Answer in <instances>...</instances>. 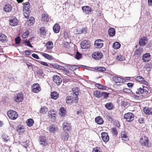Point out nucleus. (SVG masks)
<instances>
[{
    "instance_id": "1",
    "label": "nucleus",
    "mask_w": 152,
    "mask_h": 152,
    "mask_svg": "<svg viewBox=\"0 0 152 152\" xmlns=\"http://www.w3.org/2000/svg\"><path fill=\"white\" fill-rule=\"evenodd\" d=\"M78 93L77 91L75 93H71L70 96H67L66 98V103L71 104L73 102L75 103L77 102L78 100Z\"/></svg>"
},
{
    "instance_id": "2",
    "label": "nucleus",
    "mask_w": 152,
    "mask_h": 152,
    "mask_svg": "<svg viewBox=\"0 0 152 152\" xmlns=\"http://www.w3.org/2000/svg\"><path fill=\"white\" fill-rule=\"evenodd\" d=\"M148 88L145 86H142V88L141 87L137 89V91L136 92L137 94H145V95H146L147 96H149Z\"/></svg>"
},
{
    "instance_id": "3",
    "label": "nucleus",
    "mask_w": 152,
    "mask_h": 152,
    "mask_svg": "<svg viewBox=\"0 0 152 152\" xmlns=\"http://www.w3.org/2000/svg\"><path fill=\"white\" fill-rule=\"evenodd\" d=\"M140 142L142 146L149 147V139L146 136H142L140 139Z\"/></svg>"
},
{
    "instance_id": "4",
    "label": "nucleus",
    "mask_w": 152,
    "mask_h": 152,
    "mask_svg": "<svg viewBox=\"0 0 152 152\" xmlns=\"http://www.w3.org/2000/svg\"><path fill=\"white\" fill-rule=\"evenodd\" d=\"M8 116L11 119L15 120L18 116L17 113L15 111L11 110L7 112Z\"/></svg>"
},
{
    "instance_id": "5",
    "label": "nucleus",
    "mask_w": 152,
    "mask_h": 152,
    "mask_svg": "<svg viewBox=\"0 0 152 152\" xmlns=\"http://www.w3.org/2000/svg\"><path fill=\"white\" fill-rule=\"evenodd\" d=\"M80 45L83 49H88L91 46L90 42L88 40L83 41L80 43Z\"/></svg>"
},
{
    "instance_id": "6",
    "label": "nucleus",
    "mask_w": 152,
    "mask_h": 152,
    "mask_svg": "<svg viewBox=\"0 0 152 152\" xmlns=\"http://www.w3.org/2000/svg\"><path fill=\"white\" fill-rule=\"evenodd\" d=\"M134 114L132 113H126L124 116V118L128 122L132 121L134 120Z\"/></svg>"
},
{
    "instance_id": "7",
    "label": "nucleus",
    "mask_w": 152,
    "mask_h": 152,
    "mask_svg": "<svg viewBox=\"0 0 152 152\" xmlns=\"http://www.w3.org/2000/svg\"><path fill=\"white\" fill-rule=\"evenodd\" d=\"M23 94L22 92H20L17 94L13 99L14 101L18 102H22L23 100Z\"/></svg>"
},
{
    "instance_id": "8",
    "label": "nucleus",
    "mask_w": 152,
    "mask_h": 152,
    "mask_svg": "<svg viewBox=\"0 0 152 152\" xmlns=\"http://www.w3.org/2000/svg\"><path fill=\"white\" fill-rule=\"evenodd\" d=\"M103 54L100 52L96 51L92 54V58L96 60L101 59L103 57Z\"/></svg>"
},
{
    "instance_id": "9",
    "label": "nucleus",
    "mask_w": 152,
    "mask_h": 152,
    "mask_svg": "<svg viewBox=\"0 0 152 152\" xmlns=\"http://www.w3.org/2000/svg\"><path fill=\"white\" fill-rule=\"evenodd\" d=\"M32 91L34 93H37L41 90V88L39 84L38 83L34 84L31 86Z\"/></svg>"
},
{
    "instance_id": "10",
    "label": "nucleus",
    "mask_w": 152,
    "mask_h": 152,
    "mask_svg": "<svg viewBox=\"0 0 152 152\" xmlns=\"http://www.w3.org/2000/svg\"><path fill=\"white\" fill-rule=\"evenodd\" d=\"M151 55L150 53H145L143 54L142 56V60L144 62H148L151 59Z\"/></svg>"
},
{
    "instance_id": "11",
    "label": "nucleus",
    "mask_w": 152,
    "mask_h": 152,
    "mask_svg": "<svg viewBox=\"0 0 152 152\" xmlns=\"http://www.w3.org/2000/svg\"><path fill=\"white\" fill-rule=\"evenodd\" d=\"M112 79L115 83L117 84V85H120L121 83H123L124 80V79L119 77H113Z\"/></svg>"
},
{
    "instance_id": "12",
    "label": "nucleus",
    "mask_w": 152,
    "mask_h": 152,
    "mask_svg": "<svg viewBox=\"0 0 152 152\" xmlns=\"http://www.w3.org/2000/svg\"><path fill=\"white\" fill-rule=\"evenodd\" d=\"M39 141L40 144L43 146H46L48 144V142L47 140L46 137L44 136H40Z\"/></svg>"
},
{
    "instance_id": "13",
    "label": "nucleus",
    "mask_w": 152,
    "mask_h": 152,
    "mask_svg": "<svg viewBox=\"0 0 152 152\" xmlns=\"http://www.w3.org/2000/svg\"><path fill=\"white\" fill-rule=\"evenodd\" d=\"M53 80L57 85H59L62 81V79L58 76L54 75L53 76Z\"/></svg>"
},
{
    "instance_id": "14",
    "label": "nucleus",
    "mask_w": 152,
    "mask_h": 152,
    "mask_svg": "<svg viewBox=\"0 0 152 152\" xmlns=\"http://www.w3.org/2000/svg\"><path fill=\"white\" fill-rule=\"evenodd\" d=\"M101 135L102 139L104 142H107L109 141V137L107 133L103 132L101 133Z\"/></svg>"
},
{
    "instance_id": "15",
    "label": "nucleus",
    "mask_w": 152,
    "mask_h": 152,
    "mask_svg": "<svg viewBox=\"0 0 152 152\" xmlns=\"http://www.w3.org/2000/svg\"><path fill=\"white\" fill-rule=\"evenodd\" d=\"M82 9L83 12L87 14H88L90 12L93 11V10L91 8L88 6L82 7Z\"/></svg>"
},
{
    "instance_id": "16",
    "label": "nucleus",
    "mask_w": 152,
    "mask_h": 152,
    "mask_svg": "<svg viewBox=\"0 0 152 152\" xmlns=\"http://www.w3.org/2000/svg\"><path fill=\"white\" fill-rule=\"evenodd\" d=\"M63 128L64 132H67L69 131L71 129L70 124L67 122H64L63 124Z\"/></svg>"
},
{
    "instance_id": "17",
    "label": "nucleus",
    "mask_w": 152,
    "mask_h": 152,
    "mask_svg": "<svg viewBox=\"0 0 152 152\" xmlns=\"http://www.w3.org/2000/svg\"><path fill=\"white\" fill-rule=\"evenodd\" d=\"M103 41L101 39H98L96 40L94 44L95 47L98 48H101L103 45V44L101 42Z\"/></svg>"
},
{
    "instance_id": "18",
    "label": "nucleus",
    "mask_w": 152,
    "mask_h": 152,
    "mask_svg": "<svg viewBox=\"0 0 152 152\" xmlns=\"http://www.w3.org/2000/svg\"><path fill=\"white\" fill-rule=\"evenodd\" d=\"M69 134L66 132H62L61 134V137L62 140L64 141V142L68 140L69 138Z\"/></svg>"
},
{
    "instance_id": "19",
    "label": "nucleus",
    "mask_w": 152,
    "mask_h": 152,
    "mask_svg": "<svg viewBox=\"0 0 152 152\" xmlns=\"http://www.w3.org/2000/svg\"><path fill=\"white\" fill-rule=\"evenodd\" d=\"M10 25L12 26H15L18 24V21L16 17L9 20Z\"/></svg>"
},
{
    "instance_id": "20",
    "label": "nucleus",
    "mask_w": 152,
    "mask_h": 152,
    "mask_svg": "<svg viewBox=\"0 0 152 152\" xmlns=\"http://www.w3.org/2000/svg\"><path fill=\"white\" fill-rule=\"evenodd\" d=\"M12 9V7L10 4H6L4 6V10L6 12H10Z\"/></svg>"
},
{
    "instance_id": "21",
    "label": "nucleus",
    "mask_w": 152,
    "mask_h": 152,
    "mask_svg": "<svg viewBox=\"0 0 152 152\" xmlns=\"http://www.w3.org/2000/svg\"><path fill=\"white\" fill-rule=\"evenodd\" d=\"M147 39V38L145 37H142L139 42V45L141 46H145L146 44V41Z\"/></svg>"
},
{
    "instance_id": "22",
    "label": "nucleus",
    "mask_w": 152,
    "mask_h": 152,
    "mask_svg": "<svg viewBox=\"0 0 152 152\" xmlns=\"http://www.w3.org/2000/svg\"><path fill=\"white\" fill-rule=\"evenodd\" d=\"M49 129L51 133H54L57 129V127L55 125L51 124L50 126Z\"/></svg>"
},
{
    "instance_id": "23",
    "label": "nucleus",
    "mask_w": 152,
    "mask_h": 152,
    "mask_svg": "<svg viewBox=\"0 0 152 152\" xmlns=\"http://www.w3.org/2000/svg\"><path fill=\"white\" fill-rule=\"evenodd\" d=\"M49 15L45 13L42 15V20L44 22L47 23L49 20Z\"/></svg>"
},
{
    "instance_id": "24",
    "label": "nucleus",
    "mask_w": 152,
    "mask_h": 152,
    "mask_svg": "<svg viewBox=\"0 0 152 152\" xmlns=\"http://www.w3.org/2000/svg\"><path fill=\"white\" fill-rule=\"evenodd\" d=\"M95 122L99 125H102L104 123V121L102 118L100 116L96 117L95 118Z\"/></svg>"
},
{
    "instance_id": "25",
    "label": "nucleus",
    "mask_w": 152,
    "mask_h": 152,
    "mask_svg": "<svg viewBox=\"0 0 152 152\" xmlns=\"http://www.w3.org/2000/svg\"><path fill=\"white\" fill-rule=\"evenodd\" d=\"M53 29L55 33H58L60 31V26L58 23H56L53 26Z\"/></svg>"
},
{
    "instance_id": "26",
    "label": "nucleus",
    "mask_w": 152,
    "mask_h": 152,
    "mask_svg": "<svg viewBox=\"0 0 152 152\" xmlns=\"http://www.w3.org/2000/svg\"><path fill=\"white\" fill-rule=\"evenodd\" d=\"M143 110L146 114L152 115V108L145 107L144 108Z\"/></svg>"
},
{
    "instance_id": "27",
    "label": "nucleus",
    "mask_w": 152,
    "mask_h": 152,
    "mask_svg": "<svg viewBox=\"0 0 152 152\" xmlns=\"http://www.w3.org/2000/svg\"><path fill=\"white\" fill-rule=\"evenodd\" d=\"M50 96L51 98L56 100L58 97L59 94L56 91H53L51 93Z\"/></svg>"
},
{
    "instance_id": "28",
    "label": "nucleus",
    "mask_w": 152,
    "mask_h": 152,
    "mask_svg": "<svg viewBox=\"0 0 152 152\" xmlns=\"http://www.w3.org/2000/svg\"><path fill=\"white\" fill-rule=\"evenodd\" d=\"M108 34L111 37L114 36L115 33V29L113 28H110L108 30Z\"/></svg>"
},
{
    "instance_id": "29",
    "label": "nucleus",
    "mask_w": 152,
    "mask_h": 152,
    "mask_svg": "<svg viewBox=\"0 0 152 152\" xmlns=\"http://www.w3.org/2000/svg\"><path fill=\"white\" fill-rule=\"evenodd\" d=\"M59 111L60 112L59 114L62 117H64L65 116L66 112V110L64 107H61Z\"/></svg>"
},
{
    "instance_id": "30",
    "label": "nucleus",
    "mask_w": 152,
    "mask_h": 152,
    "mask_svg": "<svg viewBox=\"0 0 152 152\" xmlns=\"http://www.w3.org/2000/svg\"><path fill=\"white\" fill-rule=\"evenodd\" d=\"M67 66L70 70L72 71L75 70L78 68H80V66H78L75 65H67V66Z\"/></svg>"
},
{
    "instance_id": "31",
    "label": "nucleus",
    "mask_w": 152,
    "mask_h": 152,
    "mask_svg": "<svg viewBox=\"0 0 152 152\" xmlns=\"http://www.w3.org/2000/svg\"><path fill=\"white\" fill-rule=\"evenodd\" d=\"M8 41L7 40V37L4 34H0V41L2 42H4V41L7 42Z\"/></svg>"
},
{
    "instance_id": "32",
    "label": "nucleus",
    "mask_w": 152,
    "mask_h": 152,
    "mask_svg": "<svg viewBox=\"0 0 152 152\" xmlns=\"http://www.w3.org/2000/svg\"><path fill=\"white\" fill-rule=\"evenodd\" d=\"M53 45V42L52 41H48L46 45L47 49L50 50L53 48L52 46Z\"/></svg>"
},
{
    "instance_id": "33",
    "label": "nucleus",
    "mask_w": 152,
    "mask_h": 152,
    "mask_svg": "<svg viewBox=\"0 0 152 152\" xmlns=\"http://www.w3.org/2000/svg\"><path fill=\"white\" fill-rule=\"evenodd\" d=\"M34 120L31 118L28 119L26 122L27 125L29 127L32 126L34 123Z\"/></svg>"
},
{
    "instance_id": "34",
    "label": "nucleus",
    "mask_w": 152,
    "mask_h": 152,
    "mask_svg": "<svg viewBox=\"0 0 152 152\" xmlns=\"http://www.w3.org/2000/svg\"><path fill=\"white\" fill-rule=\"evenodd\" d=\"M96 87L98 88L99 89L105 90L106 89L107 87L103 86L100 83H96L95 85Z\"/></svg>"
},
{
    "instance_id": "35",
    "label": "nucleus",
    "mask_w": 152,
    "mask_h": 152,
    "mask_svg": "<svg viewBox=\"0 0 152 152\" xmlns=\"http://www.w3.org/2000/svg\"><path fill=\"white\" fill-rule=\"evenodd\" d=\"M117 61H122L125 60V57L121 54L118 55L116 58Z\"/></svg>"
},
{
    "instance_id": "36",
    "label": "nucleus",
    "mask_w": 152,
    "mask_h": 152,
    "mask_svg": "<svg viewBox=\"0 0 152 152\" xmlns=\"http://www.w3.org/2000/svg\"><path fill=\"white\" fill-rule=\"evenodd\" d=\"M105 107L109 110L113 109V106L112 104L110 102H108L106 104Z\"/></svg>"
},
{
    "instance_id": "37",
    "label": "nucleus",
    "mask_w": 152,
    "mask_h": 152,
    "mask_svg": "<svg viewBox=\"0 0 152 152\" xmlns=\"http://www.w3.org/2000/svg\"><path fill=\"white\" fill-rule=\"evenodd\" d=\"M101 93L99 91H95L94 92V95L97 98L101 97Z\"/></svg>"
},
{
    "instance_id": "38",
    "label": "nucleus",
    "mask_w": 152,
    "mask_h": 152,
    "mask_svg": "<svg viewBox=\"0 0 152 152\" xmlns=\"http://www.w3.org/2000/svg\"><path fill=\"white\" fill-rule=\"evenodd\" d=\"M101 97H103V99H106L108 98L109 95L110 94V93L106 92H103L101 93Z\"/></svg>"
},
{
    "instance_id": "39",
    "label": "nucleus",
    "mask_w": 152,
    "mask_h": 152,
    "mask_svg": "<svg viewBox=\"0 0 152 152\" xmlns=\"http://www.w3.org/2000/svg\"><path fill=\"white\" fill-rule=\"evenodd\" d=\"M113 47L115 49H118L120 47L121 44L118 42H115L113 44Z\"/></svg>"
},
{
    "instance_id": "40",
    "label": "nucleus",
    "mask_w": 152,
    "mask_h": 152,
    "mask_svg": "<svg viewBox=\"0 0 152 152\" xmlns=\"http://www.w3.org/2000/svg\"><path fill=\"white\" fill-rule=\"evenodd\" d=\"M57 113H52L51 112H49L48 115L52 119L55 120Z\"/></svg>"
},
{
    "instance_id": "41",
    "label": "nucleus",
    "mask_w": 152,
    "mask_h": 152,
    "mask_svg": "<svg viewBox=\"0 0 152 152\" xmlns=\"http://www.w3.org/2000/svg\"><path fill=\"white\" fill-rule=\"evenodd\" d=\"M142 52V50L141 49L139 48L136 50L135 52V55L137 56V57L140 56Z\"/></svg>"
},
{
    "instance_id": "42",
    "label": "nucleus",
    "mask_w": 152,
    "mask_h": 152,
    "mask_svg": "<svg viewBox=\"0 0 152 152\" xmlns=\"http://www.w3.org/2000/svg\"><path fill=\"white\" fill-rule=\"evenodd\" d=\"M23 43L25 44L26 46H29L31 48L33 47L29 40H23Z\"/></svg>"
},
{
    "instance_id": "43",
    "label": "nucleus",
    "mask_w": 152,
    "mask_h": 152,
    "mask_svg": "<svg viewBox=\"0 0 152 152\" xmlns=\"http://www.w3.org/2000/svg\"><path fill=\"white\" fill-rule=\"evenodd\" d=\"M48 108L45 107H43L41 108L40 110V113H41L45 114L48 111Z\"/></svg>"
},
{
    "instance_id": "44",
    "label": "nucleus",
    "mask_w": 152,
    "mask_h": 152,
    "mask_svg": "<svg viewBox=\"0 0 152 152\" xmlns=\"http://www.w3.org/2000/svg\"><path fill=\"white\" fill-rule=\"evenodd\" d=\"M95 70L103 72L106 70V69L104 67H96L94 68Z\"/></svg>"
},
{
    "instance_id": "45",
    "label": "nucleus",
    "mask_w": 152,
    "mask_h": 152,
    "mask_svg": "<svg viewBox=\"0 0 152 152\" xmlns=\"http://www.w3.org/2000/svg\"><path fill=\"white\" fill-rule=\"evenodd\" d=\"M30 8L29 6L28 7V6L23 5V11L26 12H27V13H26L27 14H28V13H29V12L30 11L29 10Z\"/></svg>"
},
{
    "instance_id": "46",
    "label": "nucleus",
    "mask_w": 152,
    "mask_h": 152,
    "mask_svg": "<svg viewBox=\"0 0 152 152\" xmlns=\"http://www.w3.org/2000/svg\"><path fill=\"white\" fill-rule=\"evenodd\" d=\"M45 27H42L39 29V32L40 34L43 35H45L46 34V31Z\"/></svg>"
},
{
    "instance_id": "47",
    "label": "nucleus",
    "mask_w": 152,
    "mask_h": 152,
    "mask_svg": "<svg viewBox=\"0 0 152 152\" xmlns=\"http://www.w3.org/2000/svg\"><path fill=\"white\" fill-rule=\"evenodd\" d=\"M42 55L45 58L49 60H52V57L51 56L49 55L48 54L46 53H43Z\"/></svg>"
},
{
    "instance_id": "48",
    "label": "nucleus",
    "mask_w": 152,
    "mask_h": 152,
    "mask_svg": "<svg viewBox=\"0 0 152 152\" xmlns=\"http://www.w3.org/2000/svg\"><path fill=\"white\" fill-rule=\"evenodd\" d=\"M29 34V31L27 30L24 33H23L22 37L23 38H26L27 37Z\"/></svg>"
},
{
    "instance_id": "49",
    "label": "nucleus",
    "mask_w": 152,
    "mask_h": 152,
    "mask_svg": "<svg viewBox=\"0 0 152 152\" xmlns=\"http://www.w3.org/2000/svg\"><path fill=\"white\" fill-rule=\"evenodd\" d=\"M82 57V55L79 52L77 51L75 55V58L77 60L80 59Z\"/></svg>"
},
{
    "instance_id": "50",
    "label": "nucleus",
    "mask_w": 152,
    "mask_h": 152,
    "mask_svg": "<svg viewBox=\"0 0 152 152\" xmlns=\"http://www.w3.org/2000/svg\"><path fill=\"white\" fill-rule=\"evenodd\" d=\"M37 74L40 75V76L42 77L43 74V72L42 70L40 68H38L37 69Z\"/></svg>"
},
{
    "instance_id": "51",
    "label": "nucleus",
    "mask_w": 152,
    "mask_h": 152,
    "mask_svg": "<svg viewBox=\"0 0 152 152\" xmlns=\"http://www.w3.org/2000/svg\"><path fill=\"white\" fill-rule=\"evenodd\" d=\"M21 39L20 36H18L15 38V43L16 44L19 45L21 41Z\"/></svg>"
},
{
    "instance_id": "52",
    "label": "nucleus",
    "mask_w": 152,
    "mask_h": 152,
    "mask_svg": "<svg viewBox=\"0 0 152 152\" xmlns=\"http://www.w3.org/2000/svg\"><path fill=\"white\" fill-rule=\"evenodd\" d=\"M112 134L116 136L118 134V131L117 130L116 128H113L112 129Z\"/></svg>"
},
{
    "instance_id": "53",
    "label": "nucleus",
    "mask_w": 152,
    "mask_h": 152,
    "mask_svg": "<svg viewBox=\"0 0 152 152\" xmlns=\"http://www.w3.org/2000/svg\"><path fill=\"white\" fill-rule=\"evenodd\" d=\"M34 19L33 17H31L28 21V23H29L30 25H32L33 24L34 22Z\"/></svg>"
},
{
    "instance_id": "54",
    "label": "nucleus",
    "mask_w": 152,
    "mask_h": 152,
    "mask_svg": "<svg viewBox=\"0 0 152 152\" xmlns=\"http://www.w3.org/2000/svg\"><path fill=\"white\" fill-rule=\"evenodd\" d=\"M37 61L43 65L48 66L49 68L52 67L51 66H49L48 64L45 62L43 61Z\"/></svg>"
},
{
    "instance_id": "55",
    "label": "nucleus",
    "mask_w": 152,
    "mask_h": 152,
    "mask_svg": "<svg viewBox=\"0 0 152 152\" xmlns=\"http://www.w3.org/2000/svg\"><path fill=\"white\" fill-rule=\"evenodd\" d=\"M152 68V63H149L146 64L145 66V68L146 69H150Z\"/></svg>"
},
{
    "instance_id": "56",
    "label": "nucleus",
    "mask_w": 152,
    "mask_h": 152,
    "mask_svg": "<svg viewBox=\"0 0 152 152\" xmlns=\"http://www.w3.org/2000/svg\"><path fill=\"white\" fill-rule=\"evenodd\" d=\"M135 80L139 82H141L142 80H144V78L141 76L137 77L135 78Z\"/></svg>"
},
{
    "instance_id": "57",
    "label": "nucleus",
    "mask_w": 152,
    "mask_h": 152,
    "mask_svg": "<svg viewBox=\"0 0 152 152\" xmlns=\"http://www.w3.org/2000/svg\"><path fill=\"white\" fill-rule=\"evenodd\" d=\"M22 129H23L22 127V126L21 125L18 126L16 127L17 131L19 132V133L20 132L21 130Z\"/></svg>"
},
{
    "instance_id": "58",
    "label": "nucleus",
    "mask_w": 152,
    "mask_h": 152,
    "mask_svg": "<svg viewBox=\"0 0 152 152\" xmlns=\"http://www.w3.org/2000/svg\"><path fill=\"white\" fill-rule=\"evenodd\" d=\"M121 138H124V139L127 138V135H126V134L125 133V132H121Z\"/></svg>"
},
{
    "instance_id": "59",
    "label": "nucleus",
    "mask_w": 152,
    "mask_h": 152,
    "mask_svg": "<svg viewBox=\"0 0 152 152\" xmlns=\"http://www.w3.org/2000/svg\"><path fill=\"white\" fill-rule=\"evenodd\" d=\"M29 142V141H26V142L23 143V145L25 148H27V147L28 146V143Z\"/></svg>"
},
{
    "instance_id": "60",
    "label": "nucleus",
    "mask_w": 152,
    "mask_h": 152,
    "mask_svg": "<svg viewBox=\"0 0 152 152\" xmlns=\"http://www.w3.org/2000/svg\"><path fill=\"white\" fill-rule=\"evenodd\" d=\"M124 92L130 93L132 91L131 90L128 88H125L124 89Z\"/></svg>"
},
{
    "instance_id": "61",
    "label": "nucleus",
    "mask_w": 152,
    "mask_h": 152,
    "mask_svg": "<svg viewBox=\"0 0 152 152\" xmlns=\"http://www.w3.org/2000/svg\"><path fill=\"white\" fill-rule=\"evenodd\" d=\"M87 28H83L81 29V32L82 33L86 34L87 33Z\"/></svg>"
},
{
    "instance_id": "62",
    "label": "nucleus",
    "mask_w": 152,
    "mask_h": 152,
    "mask_svg": "<svg viewBox=\"0 0 152 152\" xmlns=\"http://www.w3.org/2000/svg\"><path fill=\"white\" fill-rule=\"evenodd\" d=\"M32 57L36 59H39V57L38 56L37 54H36L35 53L32 54Z\"/></svg>"
},
{
    "instance_id": "63",
    "label": "nucleus",
    "mask_w": 152,
    "mask_h": 152,
    "mask_svg": "<svg viewBox=\"0 0 152 152\" xmlns=\"http://www.w3.org/2000/svg\"><path fill=\"white\" fill-rule=\"evenodd\" d=\"M69 44L68 42H66L64 44V47L65 48H68L69 47Z\"/></svg>"
},
{
    "instance_id": "64",
    "label": "nucleus",
    "mask_w": 152,
    "mask_h": 152,
    "mask_svg": "<svg viewBox=\"0 0 152 152\" xmlns=\"http://www.w3.org/2000/svg\"><path fill=\"white\" fill-rule=\"evenodd\" d=\"M92 152H101V151L98 149V148L97 147L93 148Z\"/></svg>"
}]
</instances>
